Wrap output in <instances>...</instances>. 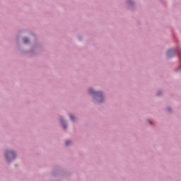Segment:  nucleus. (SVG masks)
I'll use <instances>...</instances> for the list:
<instances>
[{"mask_svg":"<svg viewBox=\"0 0 181 181\" xmlns=\"http://www.w3.org/2000/svg\"><path fill=\"white\" fill-rule=\"evenodd\" d=\"M89 93L90 94H94V95L96 96V99L98 103H102L103 102V93L102 92H95L93 88L89 89Z\"/></svg>","mask_w":181,"mask_h":181,"instance_id":"nucleus-1","label":"nucleus"},{"mask_svg":"<svg viewBox=\"0 0 181 181\" xmlns=\"http://www.w3.org/2000/svg\"><path fill=\"white\" fill-rule=\"evenodd\" d=\"M16 155L13 151H7L6 153V159H7L8 162H12L13 159H15Z\"/></svg>","mask_w":181,"mask_h":181,"instance_id":"nucleus-2","label":"nucleus"},{"mask_svg":"<svg viewBox=\"0 0 181 181\" xmlns=\"http://www.w3.org/2000/svg\"><path fill=\"white\" fill-rule=\"evenodd\" d=\"M61 124L64 128H66V124H64V122L62 119H61Z\"/></svg>","mask_w":181,"mask_h":181,"instance_id":"nucleus-3","label":"nucleus"},{"mask_svg":"<svg viewBox=\"0 0 181 181\" xmlns=\"http://www.w3.org/2000/svg\"><path fill=\"white\" fill-rule=\"evenodd\" d=\"M23 42H24V43H28V42H29V39L25 37V38H23Z\"/></svg>","mask_w":181,"mask_h":181,"instance_id":"nucleus-4","label":"nucleus"},{"mask_svg":"<svg viewBox=\"0 0 181 181\" xmlns=\"http://www.w3.org/2000/svg\"><path fill=\"white\" fill-rule=\"evenodd\" d=\"M70 118H71V121H74V117L73 116V115H70Z\"/></svg>","mask_w":181,"mask_h":181,"instance_id":"nucleus-5","label":"nucleus"},{"mask_svg":"<svg viewBox=\"0 0 181 181\" xmlns=\"http://www.w3.org/2000/svg\"><path fill=\"white\" fill-rule=\"evenodd\" d=\"M70 144V141H66V142H65V144L67 146V145H69Z\"/></svg>","mask_w":181,"mask_h":181,"instance_id":"nucleus-6","label":"nucleus"},{"mask_svg":"<svg viewBox=\"0 0 181 181\" xmlns=\"http://www.w3.org/2000/svg\"><path fill=\"white\" fill-rule=\"evenodd\" d=\"M150 124H152V122H150Z\"/></svg>","mask_w":181,"mask_h":181,"instance_id":"nucleus-7","label":"nucleus"}]
</instances>
